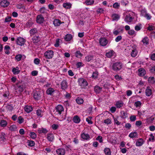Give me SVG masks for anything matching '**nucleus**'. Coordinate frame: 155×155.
Wrapping results in <instances>:
<instances>
[{"label":"nucleus","instance_id":"nucleus-8","mask_svg":"<svg viewBox=\"0 0 155 155\" xmlns=\"http://www.w3.org/2000/svg\"><path fill=\"white\" fill-rule=\"evenodd\" d=\"M33 97L36 100H38L40 99L41 97L40 92L39 91H34Z\"/></svg>","mask_w":155,"mask_h":155},{"label":"nucleus","instance_id":"nucleus-20","mask_svg":"<svg viewBox=\"0 0 155 155\" xmlns=\"http://www.w3.org/2000/svg\"><path fill=\"white\" fill-rule=\"evenodd\" d=\"M146 95L147 96H150L152 94V90L150 87H147L145 91Z\"/></svg>","mask_w":155,"mask_h":155},{"label":"nucleus","instance_id":"nucleus-53","mask_svg":"<svg viewBox=\"0 0 155 155\" xmlns=\"http://www.w3.org/2000/svg\"><path fill=\"white\" fill-rule=\"evenodd\" d=\"M18 122L19 123L21 124L23 122L24 119L21 116H19L18 117Z\"/></svg>","mask_w":155,"mask_h":155},{"label":"nucleus","instance_id":"nucleus-34","mask_svg":"<svg viewBox=\"0 0 155 155\" xmlns=\"http://www.w3.org/2000/svg\"><path fill=\"white\" fill-rule=\"evenodd\" d=\"M113 52L114 51H109L108 52L106 53V55L108 58H111L113 55Z\"/></svg>","mask_w":155,"mask_h":155},{"label":"nucleus","instance_id":"nucleus-9","mask_svg":"<svg viewBox=\"0 0 155 155\" xmlns=\"http://www.w3.org/2000/svg\"><path fill=\"white\" fill-rule=\"evenodd\" d=\"M68 84L66 81L63 80L61 83V88L63 90H65L68 87Z\"/></svg>","mask_w":155,"mask_h":155},{"label":"nucleus","instance_id":"nucleus-38","mask_svg":"<svg viewBox=\"0 0 155 155\" xmlns=\"http://www.w3.org/2000/svg\"><path fill=\"white\" fill-rule=\"evenodd\" d=\"M123 30V29L122 28H121L120 30H115L113 31V33L114 34V35H117L121 32H122Z\"/></svg>","mask_w":155,"mask_h":155},{"label":"nucleus","instance_id":"nucleus-28","mask_svg":"<svg viewBox=\"0 0 155 155\" xmlns=\"http://www.w3.org/2000/svg\"><path fill=\"white\" fill-rule=\"evenodd\" d=\"M12 71L14 74H17L20 72V70H19L18 67H16L15 68H14L13 69Z\"/></svg>","mask_w":155,"mask_h":155},{"label":"nucleus","instance_id":"nucleus-6","mask_svg":"<svg viewBox=\"0 0 155 155\" xmlns=\"http://www.w3.org/2000/svg\"><path fill=\"white\" fill-rule=\"evenodd\" d=\"M16 42L17 45L22 46L24 45L25 42V40L22 38L18 37L17 38Z\"/></svg>","mask_w":155,"mask_h":155},{"label":"nucleus","instance_id":"nucleus-54","mask_svg":"<svg viewBox=\"0 0 155 155\" xmlns=\"http://www.w3.org/2000/svg\"><path fill=\"white\" fill-rule=\"evenodd\" d=\"M121 116L123 118H126L127 116V114L124 111H122L121 112Z\"/></svg>","mask_w":155,"mask_h":155},{"label":"nucleus","instance_id":"nucleus-52","mask_svg":"<svg viewBox=\"0 0 155 155\" xmlns=\"http://www.w3.org/2000/svg\"><path fill=\"white\" fill-rule=\"evenodd\" d=\"M147 14V11L145 10H142L141 12V15L143 17H145Z\"/></svg>","mask_w":155,"mask_h":155},{"label":"nucleus","instance_id":"nucleus-21","mask_svg":"<svg viewBox=\"0 0 155 155\" xmlns=\"http://www.w3.org/2000/svg\"><path fill=\"white\" fill-rule=\"evenodd\" d=\"M149 39L148 37H145L141 41V42L143 43L144 45H146L149 44Z\"/></svg>","mask_w":155,"mask_h":155},{"label":"nucleus","instance_id":"nucleus-61","mask_svg":"<svg viewBox=\"0 0 155 155\" xmlns=\"http://www.w3.org/2000/svg\"><path fill=\"white\" fill-rule=\"evenodd\" d=\"M22 58V56L21 54H18L15 57V59L18 61H20Z\"/></svg>","mask_w":155,"mask_h":155},{"label":"nucleus","instance_id":"nucleus-44","mask_svg":"<svg viewBox=\"0 0 155 155\" xmlns=\"http://www.w3.org/2000/svg\"><path fill=\"white\" fill-rule=\"evenodd\" d=\"M42 111L41 110L38 109L36 110V114L39 117H41L42 116Z\"/></svg>","mask_w":155,"mask_h":155},{"label":"nucleus","instance_id":"nucleus-56","mask_svg":"<svg viewBox=\"0 0 155 155\" xmlns=\"http://www.w3.org/2000/svg\"><path fill=\"white\" fill-rule=\"evenodd\" d=\"M59 127V126L57 124H53L51 126V127L52 129L54 130H56L58 129Z\"/></svg>","mask_w":155,"mask_h":155},{"label":"nucleus","instance_id":"nucleus-55","mask_svg":"<svg viewBox=\"0 0 155 155\" xmlns=\"http://www.w3.org/2000/svg\"><path fill=\"white\" fill-rule=\"evenodd\" d=\"M60 40V39L59 38H58L56 40L55 43L54 45L55 47H58L59 46V43Z\"/></svg>","mask_w":155,"mask_h":155},{"label":"nucleus","instance_id":"nucleus-41","mask_svg":"<svg viewBox=\"0 0 155 155\" xmlns=\"http://www.w3.org/2000/svg\"><path fill=\"white\" fill-rule=\"evenodd\" d=\"M94 0H86L85 3L87 5H93L94 3Z\"/></svg>","mask_w":155,"mask_h":155},{"label":"nucleus","instance_id":"nucleus-50","mask_svg":"<svg viewBox=\"0 0 155 155\" xmlns=\"http://www.w3.org/2000/svg\"><path fill=\"white\" fill-rule=\"evenodd\" d=\"M141 25L140 24L139 25H137L135 27V30L137 31H138L140 30L141 28Z\"/></svg>","mask_w":155,"mask_h":155},{"label":"nucleus","instance_id":"nucleus-23","mask_svg":"<svg viewBox=\"0 0 155 155\" xmlns=\"http://www.w3.org/2000/svg\"><path fill=\"white\" fill-rule=\"evenodd\" d=\"M94 57L93 55H88L85 57V60L87 62L91 61L93 60Z\"/></svg>","mask_w":155,"mask_h":155},{"label":"nucleus","instance_id":"nucleus-47","mask_svg":"<svg viewBox=\"0 0 155 155\" xmlns=\"http://www.w3.org/2000/svg\"><path fill=\"white\" fill-rule=\"evenodd\" d=\"M30 136L32 139H35L37 137L36 134L34 132H31L30 133Z\"/></svg>","mask_w":155,"mask_h":155},{"label":"nucleus","instance_id":"nucleus-14","mask_svg":"<svg viewBox=\"0 0 155 155\" xmlns=\"http://www.w3.org/2000/svg\"><path fill=\"white\" fill-rule=\"evenodd\" d=\"M56 152L58 155H64L65 153V150L63 148L57 149Z\"/></svg>","mask_w":155,"mask_h":155},{"label":"nucleus","instance_id":"nucleus-27","mask_svg":"<svg viewBox=\"0 0 155 155\" xmlns=\"http://www.w3.org/2000/svg\"><path fill=\"white\" fill-rule=\"evenodd\" d=\"M148 81L151 84H154L155 83V79L153 77H150L148 78Z\"/></svg>","mask_w":155,"mask_h":155},{"label":"nucleus","instance_id":"nucleus-36","mask_svg":"<svg viewBox=\"0 0 155 155\" xmlns=\"http://www.w3.org/2000/svg\"><path fill=\"white\" fill-rule=\"evenodd\" d=\"M128 34L131 36H135L136 33L135 31L133 29H131L129 30L128 32Z\"/></svg>","mask_w":155,"mask_h":155},{"label":"nucleus","instance_id":"nucleus-57","mask_svg":"<svg viewBox=\"0 0 155 155\" xmlns=\"http://www.w3.org/2000/svg\"><path fill=\"white\" fill-rule=\"evenodd\" d=\"M23 86V82L21 81H18L16 83L15 86Z\"/></svg>","mask_w":155,"mask_h":155},{"label":"nucleus","instance_id":"nucleus-17","mask_svg":"<svg viewBox=\"0 0 155 155\" xmlns=\"http://www.w3.org/2000/svg\"><path fill=\"white\" fill-rule=\"evenodd\" d=\"M112 19L113 21H117L120 18V15L117 14H114L111 16Z\"/></svg>","mask_w":155,"mask_h":155},{"label":"nucleus","instance_id":"nucleus-22","mask_svg":"<svg viewBox=\"0 0 155 155\" xmlns=\"http://www.w3.org/2000/svg\"><path fill=\"white\" fill-rule=\"evenodd\" d=\"M72 120L74 122L78 124L80 122L81 120L80 118L78 116L76 115L73 118Z\"/></svg>","mask_w":155,"mask_h":155},{"label":"nucleus","instance_id":"nucleus-3","mask_svg":"<svg viewBox=\"0 0 155 155\" xmlns=\"http://www.w3.org/2000/svg\"><path fill=\"white\" fill-rule=\"evenodd\" d=\"M133 13L130 12H128L126 15L125 18V21L127 22H130L133 21Z\"/></svg>","mask_w":155,"mask_h":155},{"label":"nucleus","instance_id":"nucleus-19","mask_svg":"<svg viewBox=\"0 0 155 155\" xmlns=\"http://www.w3.org/2000/svg\"><path fill=\"white\" fill-rule=\"evenodd\" d=\"M38 131L40 134L42 133L45 134L48 132V130L47 129L43 128H38Z\"/></svg>","mask_w":155,"mask_h":155},{"label":"nucleus","instance_id":"nucleus-60","mask_svg":"<svg viewBox=\"0 0 155 155\" xmlns=\"http://www.w3.org/2000/svg\"><path fill=\"white\" fill-rule=\"evenodd\" d=\"M104 123L107 124H111V120H110V119L108 118L105 120H104Z\"/></svg>","mask_w":155,"mask_h":155},{"label":"nucleus","instance_id":"nucleus-51","mask_svg":"<svg viewBox=\"0 0 155 155\" xmlns=\"http://www.w3.org/2000/svg\"><path fill=\"white\" fill-rule=\"evenodd\" d=\"M92 118L91 117H89L88 118H86V120L88 122V124H92L93 123L92 122L91 120Z\"/></svg>","mask_w":155,"mask_h":155},{"label":"nucleus","instance_id":"nucleus-33","mask_svg":"<svg viewBox=\"0 0 155 155\" xmlns=\"http://www.w3.org/2000/svg\"><path fill=\"white\" fill-rule=\"evenodd\" d=\"M72 38L71 34H67L64 37V39L66 41H70Z\"/></svg>","mask_w":155,"mask_h":155},{"label":"nucleus","instance_id":"nucleus-49","mask_svg":"<svg viewBox=\"0 0 155 155\" xmlns=\"http://www.w3.org/2000/svg\"><path fill=\"white\" fill-rule=\"evenodd\" d=\"M141 102L139 101L136 102L134 104V106L136 107H140L141 106Z\"/></svg>","mask_w":155,"mask_h":155},{"label":"nucleus","instance_id":"nucleus-39","mask_svg":"<svg viewBox=\"0 0 155 155\" xmlns=\"http://www.w3.org/2000/svg\"><path fill=\"white\" fill-rule=\"evenodd\" d=\"M76 102L79 104H82L84 102L83 99L79 97H78L77 99H76Z\"/></svg>","mask_w":155,"mask_h":155},{"label":"nucleus","instance_id":"nucleus-35","mask_svg":"<svg viewBox=\"0 0 155 155\" xmlns=\"http://www.w3.org/2000/svg\"><path fill=\"white\" fill-rule=\"evenodd\" d=\"M54 91V90L53 88H49L47 90L46 92L47 94L51 95Z\"/></svg>","mask_w":155,"mask_h":155},{"label":"nucleus","instance_id":"nucleus-4","mask_svg":"<svg viewBox=\"0 0 155 155\" xmlns=\"http://www.w3.org/2000/svg\"><path fill=\"white\" fill-rule=\"evenodd\" d=\"M78 82L79 85L81 87L86 86L88 84L86 80L83 78H79L78 80Z\"/></svg>","mask_w":155,"mask_h":155},{"label":"nucleus","instance_id":"nucleus-43","mask_svg":"<svg viewBox=\"0 0 155 155\" xmlns=\"http://www.w3.org/2000/svg\"><path fill=\"white\" fill-rule=\"evenodd\" d=\"M17 129V127L15 125H11L9 127V130L11 131H16Z\"/></svg>","mask_w":155,"mask_h":155},{"label":"nucleus","instance_id":"nucleus-12","mask_svg":"<svg viewBox=\"0 0 155 155\" xmlns=\"http://www.w3.org/2000/svg\"><path fill=\"white\" fill-rule=\"evenodd\" d=\"M138 75L140 77L144 76L146 74V71L143 68H140L138 69Z\"/></svg>","mask_w":155,"mask_h":155},{"label":"nucleus","instance_id":"nucleus-63","mask_svg":"<svg viewBox=\"0 0 155 155\" xmlns=\"http://www.w3.org/2000/svg\"><path fill=\"white\" fill-rule=\"evenodd\" d=\"M144 17H145L147 20H149L151 19L152 16L150 14L147 13Z\"/></svg>","mask_w":155,"mask_h":155},{"label":"nucleus","instance_id":"nucleus-58","mask_svg":"<svg viewBox=\"0 0 155 155\" xmlns=\"http://www.w3.org/2000/svg\"><path fill=\"white\" fill-rule=\"evenodd\" d=\"M120 7V4L116 2L113 5V7L115 8H118Z\"/></svg>","mask_w":155,"mask_h":155},{"label":"nucleus","instance_id":"nucleus-59","mask_svg":"<svg viewBox=\"0 0 155 155\" xmlns=\"http://www.w3.org/2000/svg\"><path fill=\"white\" fill-rule=\"evenodd\" d=\"M96 139L100 143H102L103 142L102 137L101 136H98L96 138Z\"/></svg>","mask_w":155,"mask_h":155},{"label":"nucleus","instance_id":"nucleus-45","mask_svg":"<svg viewBox=\"0 0 155 155\" xmlns=\"http://www.w3.org/2000/svg\"><path fill=\"white\" fill-rule=\"evenodd\" d=\"M63 6L66 8H71V5L69 3H65L63 4Z\"/></svg>","mask_w":155,"mask_h":155},{"label":"nucleus","instance_id":"nucleus-62","mask_svg":"<svg viewBox=\"0 0 155 155\" xmlns=\"http://www.w3.org/2000/svg\"><path fill=\"white\" fill-rule=\"evenodd\" d=\"M122 38V36L120 35L118 36L115 38V41L118 42L121 40Z\"/></svg>","mask_w":155,"mask_h":155},{"label":"nucleus","instance_id":"nucleus-31","mask_svg":"<svg viewBox=\"0 0 155 155\" xmlns=\"http://www.w3.org/2000/svg\"><path fill=\"white\" fill-rule=\"evenodd\" d=\"M38 32V31L37 28H35L31 29L30 31V33L31 34V35H32L35 34L36 33H37Z\"/></svg>","mask_w":155,"mask_h":155},{"label":"nucleus","instance_id":"nucleus-2","mask_svg":"<svg viewBox=\"0 0 155 155\" xmlns=\"http://www.w3.org/2000/svg\"><path fill=\"white\" fill-rule=\"evenodd\" d=\"M64 109L63 107L61 105L59 104L55 107L54 114L57 115L58 114L61 115L62 112L64 111Z\"/></svg>","mask_w":155,"mask_h":155},{"label":"nucleus","instance_id":"nucleus-5","mask_svg":"<svg viewBox=\"0 0 155 155\" xmlns=\"http://www.w3.org/2000/svg\"><path fill=\"white\" fill-rule=\"evenodd\" d=\"M53 55V51L51 50L47 51L44 54V56L45 58L48 59L51 58Z\"/></svg>","mask_w":155,"mask_h":155},{"label":"nucleus","instance_id":"nucleus-42","mask_svg":"<svg viewBox=\"0 0 155 155\" xmlns=\"http://www.w3.org/2000/svg\"><path fill=\"white\" fill-rule=\"evenodd\" d=\"M106 155H110L111 152L110 149L108 148H105L104 150Z\"/></svg>","mask_w":155,"mask_h":155},{"label":"nucleus","instance_id":"nucleus-11","mask_svg":"<svg viewBox=\"0 0 155 155\" xmlns=\"http://www.w3.org/2000/svg\"><path fill=\"white\" fill-rule=\"evenodd\" d=\"M41 40L40 37L38 36H34L32 38V41L35 44L39 43Z\"/></svg>","mask_w":155,"mask_h":155},{"label":"nucleus","instance_id":"nucleus-1","mask_svg":"<svg viewBox=\"0 0 155 155\" xmlns=\"http://www.w3.org/2000/svg\"><path fill=\"white\" fill-rule=\"evenodd\" d=\"M122 64L119 62H117L113 64L111 66V69L115 71H119L122 68Z\"/></svg>","mask_w":155,"mask_h":155},{"label":"nucleus","instance_id":"nucleus-32","mask_svg":"<svg viewBox=\"0 0 155 155\" xmlns=\"http://www.w3.org/2000/svg\"><path fill=\"white\" fill-rule=\"evenodd\" d=\"M138 134L137 132H134L131 133L129 135V137L131 138H133L137 137Z\"/></svg>","mask_w":155,"mask_h":155},{"label":"nucleus","instance_id":"nucleus-7","mask_svg":"<svg viewBox=\"0 0 155 155\" xmlns=\"http://www.w3.org/2000/svg\"><path fill=\"white\" fill-rule=\"evenodd\" d=\"M99 42L101 45L103 46H106L108 43L107 40L104 38H100L99 39Z\"/></svg>","mask_w":155,"mask_h":155},{"label":"nucleus","instance_id":"nucleus-48","mask_svg":"<svg viewBox=\"0 0 155 155\" xmlns=\"http://www.w3.org/2000/svg\"><path fill=\"white\" fill-rule=\"evenodd\" d=\"M75 56L77 58H80L82 56V54L79 51H77L75 53Z\"/></svg>","mask_w":155,"mask_h":155},{"label":"nucleus","instance_id":"nucleus-25","mask_svg":"<svg viewBox=\"0 0 155 155\" xmlns=\"http://www.w3.org/2000/svg\"><path fill=\"white\" fill-rule=\"evenodd\" d=\"M61 23V21L58 19H55L53 21V24L55 26H59Z\"/></svg>","mask_w":155,"mask_h":155},{"label":"nucleus","instance_id":"nucleus-18","mask_svg":"<svg viewBox=\"0 0 155 155\" xmlns=\"http://www.w3.org/2000/svg\"><path fill=\"white\" fill-rule=\"evenodd\" d=\"M47 138L49 141L52 142L54 140V136L52 134H47Z\"/></svg>","mask_w":155,"mask_h":155},{"label":"nucleus","instance_id":"nucleus-30","mask_svg":"<svg viewBox=\"0 0 155 155\" xmlns=\"http://www.w3.org/2000/svg\"><path fill=\"white\" fill-rule=\"evenodd\" d=\"M81 138L84 140H88L90 138L89 135L87 134H85L84 133H82L81 134Z\"/></svg>","mask_w":155,"mask_h":155},{"label":"nucleus","instance_id":"nucleus-26","mask_svg":"<svg viewBox=\"0 0 155 155\" xmlns=\"http://www.w3.org/2000/svg\"><path fill=\"white\" fill-rule=\"evenodd\" d=\"M24 86H15V88L16 90V91H18L19 93L22 92L24 90Z\"/></svg>","mask_w":155,"mask_h":155},{"label":"nucleus","instance_id":"nucleus-15","mask_svg":"<svg viewBox=\"0 0 155 155\" xmlns=\"http://www.w3.org/2000/svg\"><path fill=\"white\" fill-rule=\"evenodd\" d=\"M144 141L143 139L142 138H139L137 140L136 145L137 146L139 147L141 146L144 143Z\"/></svg>","mask_w":155,"mask_h":155},{"label":"nucleus","instance_id":"nucleus-29","mask_svg":"<svg viewBox=\"0 0 155 155\" xmlns=\"http://www.w3.org/2000/svg\"><path fill=\"white\" fill-rule=\"evenodd\" d=\"M123 105V103L122 101H119L116 102V107L118 108H120L122 107Z\"/></svg>","mask_w":155,"mask_h":155},{"label":"nucleus","instance_id":"nucleus-16","mask_svg":"<svg viewBox=\"0 0 155 155\" xmlns=\"http://www.w3.org/2000/svg\"><path fill=\"white\" fill-rule=\"evenodd\" d=\"M0 5L3 7H6L9 5V2L6 0H3L0 2Z\"/></svg>","mask_w":155,"mask_h":155},{"label":"nucleus","instance_id":"nucleus-46","mask_svg":"<svg viewBox=\"0 0 155 155\" xmlns=\"http://www.w3.org/2000/svg\"><path fill=\"white\" fill-rule=\"evenodd\" d=\"M98 75V72L96 71L93 72V74L92 75V77L94 78H97Z\"/></svg>","mask_w":155,"mask_h":155},{"label":"nucleus","instance_id":"nucleus-10","mask_svg":"<svg viewBox=\"0 0 155 155\" xmlns=\"http://www.w3.org/2000/svg\"><path fill=\"white\" fill-rule=\"evenodd\" d=\"M132 49H131L130 55L131 57H135L137 55L138 53V51L137 49L135 47H132Z\"/></svg>","mask_w":155,"mask_h":155},{"label":"nucleus","instance_id":"nucleus-40","mask_svg":"<svg viewBox=\"0 0 155 155\" xmlns=\"http://www.w3.org/2000/svg\"><path fill=\"white\" fill-rule=\"evenodd\" d=\"M5 134L4 133H2L0 134V141H4L5 139Z\"/></svg>","mask_w":155,"mask_h":155},{"label":"nucleus","instance_id":"nucleus-13","mask_svg":"<svg viewBox=\"0 0 155 155\" xmlns=\"http://www.w3.org/2000/svg\"><path fill=\"white\" fill-rule=\"evenodd\" d=\"M44 21V18L41 15H39L37 16L36 21L39 24L42 23Z\"/></svg>","mask_w":155,"mask_h":155},{"label":"nucleus","instance_id":"nucleus-24","mask_svg":"<svg viewBox=\"0 0 155 155\" xmlns=\"http://www.w3.org/2000/svg\"><path fill=\"white\" fill-rule=\"evenodd\" d=\"M102 88L98 86H96L94 88V91L96 94H99L102 90Z\"/></svg>","mask_w":155,"mask_h":155},{"label":"nucleus","instance_id":"nucleus-37","mask_svg":"<svg viewBox=\"0 0 155 155\" xmlns=\"http://www.w3.org/2000/svg\"><path fill=\"white\" fill-rule=\"evenodd\" d=\"M1 126L2 127H5L7 125V122L5 120H2L0 122Z\"/></svg>","mask_w":155,"mask_h":155},{"label":"nucleus","instance_id":"nucleus-64","mask_svg":"<svg viewBox=\"0 0 155 155\" xmlns=\"http://www.w3.org/2000/svg\"><path fill=\"white\" fill-rule=\"evenodd\" d=\"M40 60L38 58H35L34 60V62L36 64H39Z\"/></svg>","mask_w":155,"mask_h":155}]
</instances>
